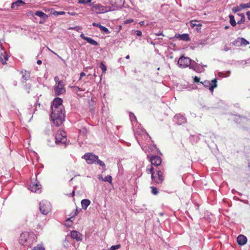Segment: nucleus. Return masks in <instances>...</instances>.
<instances>
[{"label":"nucleus","mask_w":250,"mask_h":250,"mask_svg":"<svg viewBox=\"0 0 250 250\" xmlns=\"http://www.w3.org/2000/svg\"><path fill=\"white\" fill-rule=\"evenodd\" d=\"M51 210V205L47 201H42L40 203V211L43 215H47Z\"/></svg>","instance_id":"obj_5"},{"label":"nucleus","mask_w":250,"mask_h":250,"mask_svg":"<svg viewBox=\"0 0 250 250\" xmlns=\"http://www.w3.org/2000/svg\"><path fill=\"white\" fill-rule=\"evenodd\" d=\"M37 63L38 64L40 65V64H42V61H41V60H38V61H37Z\"/></svg>","instance_id":"obj_55"},{"label":"nucleus","mask_w":250,"mask_h":250,"mask_svg":"<svg viewBox=\"0 0 250 250\" xmlns=\"http://www.w3.org/2000/svg\"><path fill=\"white\" fill-rule=\"evenodd\" d=\"M92 25L95 27H98L100 28L102 25L100 23L93 22Z\"/></svg>","instance_id":"obj_46"},{"label":"nucleus","mask_w":250,"mask_h":250,"mask_svg":"<svg viewBox=\"0 0 250 250\" xmlns=\"http://www.w3.org/2000/svg\"><path fill=\"white\" fill-rule=\"evenodd\" d=\"M155 35L156 36H164V35L163 34V32H158V33H155Z\"/></svg>","instance_id":"obj_50"},{"label":"nucleus","mask_w":250,"mask_h":250,"mask_svg":"<svg viewBox=\"0 0 250 250\" xmlns=\"http://www.w3.org/2000/svg\"><path fill=\"white\" fill-rule=\"evenodd\" d=\"M146 171L147 173H150L151 174V178H152V174L154 175L155 173V169H154L151 166H150V167H147L146 169Z\"/></svg>","instance_id":"obj_26"},{"label":"nucleus","mask_w":250,"mask_h":250,"mask_svg":"<svg viewBox=\"0 0 250 250\" xmlns=\"http://www.w3.org/2000/svg\"><path fill=\"white\" fill-rule=\"evenodd\" d=\"M33 250H44V249L42 247H40V246H37L35 247Z\"/></svg>","instance_id":"obj_44"},{"label":"nucleus","mask_w":250,"mask_h":250,"mask_svg":"<svg viewBox=\"0 0 250 250\" xmlns=\"http://www.w3.org/2000/svg\"><path fill=\"white\" fill-rule=\"evenodd\" d=\"M96 163L100 165V166L102 167H105V164L104 163V162L99 160L98 158V160L96 161Z\"/></svg>","instance_id":"obj_35"},{"label":"nucleus","mask_w":250,"mask_h":250,"mask_svg":"<svg viewBox=\"0 0 250 250\" xmlns=\"http://www.w3.org/2000/svg\"><path fill=\"white\" fill-rule=\"evenodd\" d=\"M54 81L56 82V84L59 83L60 82H63L62 81L59 80V78L58 76H55L54 77Z\"/></svg>","instance_id":"obj_43"},{"label":"nucleus","mask_w":250,"mask_h":250,"mask_svg":"<svg viewBox=\"0 0 250 250\" xmlns=\"http://www.w3.org/2000/svg\"><path fill=\"white\" fill-rule=\"evenodd\" d=\"M35 15L43 19H45L48 17L46 14H45L44 12L41 11H37L35 13Z\"/></svg>","instance_id":"obj_23"},{"label":"nucleus","mask_w":250,"mask_h":250,"mask_svg":"<svg viewBox=\"0 0 250 250\" xmlns=\"http://www.w3.org/2000/svg\"><path fill=\"white\" fill-rule=\"evenodd\" d=\"M136 32V34L137 36H141L142 34V32L140 30H136L135 31Z\"/></svg>","instance_id":"obj_47"},{"label":"nucleus","mask_w":250,"mask_h":250,"mask_svg":"<svg viewBox=\"0 0 250 250\" xmlns=\"http://www.w3.org/2000/svg\"><path fill=\"white\" fill-rule=\"evenodd\" d=\"M70 237L73 239H76L77 241H82L83 239V235L79 231L76 230H73L71 231Z\"/></svg>","instance_id":"obj_16"},{"label":"nucleus","mask_w":250,"mask_h":250,"mask_svg":"<svg viewBox=\"0 0 250 250\" xmlns=\"http://www.w3.org/2000/svg\"><path fill=\"white\" fill-rule=\"evenodd\" d=\"M65 111L63 108H53L50 118L53 125L60 126L65 120Z\"/></svg>","instance_id":"obj_1"},{"label":"nucleus","mask_w":250,"mask_h":250,"mask_svg":"<svg viewBox=\"0 0 250 250\" xmlns=\"http://www.w3.org/2000/svg\"><path fill=\"white\" fill-rule=\"evenodd\" d=\"M229 25H227V26H225V29H229Z\"/></svg>","instance_id":"obj_58"},{"label":"nucleus","mask_w":250,"mask_h":250,"mask_svg":"<svg viewBox=\"0 0 250 250\" xmlns=\"http://www.w3.org/2000/svg\"><path fill=\"white\" fill-rule=\"evenodd\" d=\"M41 185L39 183V182H34L29 185L28 189L33 192L41 193Z\"/></svg>","instance_id":"obj_9"},{"label":"nucleus","mask_w":250,"mask_h":250,"mask_svg":"<svg viewBox=\"0 0 250 250\" xmlns=\"http://www.w3.org/2000/svg\"><path fill=\"white\" fill-rule=\"evenodd\" d=\"M71 195H72V196H74L75 195V192L74 190L73 191L72 193H71Z\"/></svg>","instance_id":"obj_60"},{"label":"nucleus","mask_w":250,"mask_h":250,"mask_svg":"<svg viewBox=\"0 0 250 250\" xmlns=\"http://www.w3.org/2000/svg\"><path fill=\"white\" fill-rule=\"evenodd\" d=\"M24 4V2H23L22 0H18L12 3L11 8L12 9H15L16 7H18V6H20L21 4Z\"/></svg>","instance_id":"obj_22"},{"label":"nucleus","mask_w":250,"mask_h":250,"mask_svg":"<svg viewBox=\"0 0 250 250\" xmlns=\"http://www.w3.org/2000/svg\"><path fill=\"white\" fill-rule=\"evenodd\" d=\"M69 29H71V30H74L78 31L79 30L81 29L82 28L79 26H77L70 27Z\"/></svg>","instance_id":"obj_42"},{"label":"nucleus","mask_w":250,"mask_h":250,"mask_svg":"<svg viewBox=\"0 0 250 250\" xmlns=\"http://www.w3.org/2000/svg\"><path fill=\"white\" fill-rule=\"evenodd\" d=\"M241 38H238L236 40H235L233 42V44L235 46H241L242 44H240L241 41H240Z\"/></svg>","instance_id":"obj_32"},{"label":"nucleus","mask_w":250,"mask_h":250,"mask_svg":"<svg viewBox=\"0 0 250 250\" xmlns=\"http://www.w3.org/2000/svg\"><path fill=\"white\" fill-rule=\"evenodd\" d=\"M8 57V55L7 54H1V55L0 56V61L3 64L6 63V61H7Z\"/></svg>","instance_id":"obj_24"},{"label":"nucleus","mask_w":250,"mask_h":250,"mask_svg":"<svg viewBox=\"0 0 250 250\" xmlns=\"http://www.w3.org/2000/svg\"><path fill=\"white\" fill-rule=\"evenodd\" d=\"M21 73L22 74V81L23 82H25V81L29 80L30 78V73L28 71H27L26 70L22 71Z\"/></svg>","instance_id":"obj_21"},{"label":"nucleus","mask_w":250,"mask_h":250,"mask_svg":"<svg viewBox=\"0 0 250 250\" xmlns=\"http://www.w3.org/2000/svg\"><path fill=\"white\" fill-rule=\"evenodd\" d=\"M174 121L178 125H181L187 122V119L184 115L176 114L174 117Z\"/></svg>","instance_id":"obj_11"},{"label":"nucleus","mask_w":250,"mask_h":250,"mask_svg":"<svg viewBox=\"0 0 250 250\" xmlns=\"http://www.w3.org/2000/svg\"><path fill=\"white\" fill-rule=\"evenodd\" d=\"M88 164H92L96 163L98 156L93 153H86L83 156Z\"/></svg>","instance_id":"obj_8"},{"label":"nucleus","mask_w":250,"mask_h":250,"mask_svg":"<svg viewBox=\"0 0 250 250\" xmlns=\"http://www.w3.org/2000/svg\"><path fill=\"white\" fill-rule=\"evenodd\" d=\"M151 44H153V45H155V43H154L153 42H150Z\"/></svg>","instance_id":"obj_64"},{"label":"nucleus","mask_w":250,"mask_h":250,"mask_svg":"<svg viewBox=\"0 0 250 250\" xmlns=\"http://www.w3.org/2000/svg\"><path fill=\"white\" fill-rule=\"evenodd\" d=\"M201 83H202L205 87L208 88L209 90L211 92L213 91L214 88H216L217 86L216 79H214L211 82L206 80L204 82H201Z\"/></svg>","instance_id":"obj_7"},{"label":"nucleus","mask_w":250,"mask_h":250,"mask_svg":"<svg viewBox=\"0 0 250 250\" xmlns=\"http://www.w3.org/2000/svg\"><path fill=\"white\" fill-rule=\"evenodd\" d=\"M129 117L132 123H133V121L137 122L136 117L133 113H129Z\"/></svg>","instance_id":"obj_31"},{"label":"nucleus","mask_w":250,"mask_h":250,"mask_svg":"<svg viewBox=\"0 0 250 250\" xmlns=\"http://www.w3.org/2000/svg\"><path fill=\"white\" fill-rule=\"evenodd\" d=\"M92 0H79V3L82 4H86L87 3H90Z\"/></svg>","instance_id":"obj_40"},{"label":"nucleus","mask_w":250,"mask_h":250,"mask_svg":"<svg viewBox=\"0 0 250 250\" xmlns=\"http://www.w3.org/2000/svg\"><path fill=\"white\" fill-rule=\"evenodd\" d=\"M242 14H244L243 13H238L237 14V15L239 16H240L241 18H242Z\"/></svg>","instance_id":"obj_59"},{"label":"nucleus","mask_w":250,"mask_h":250,"mask_svg":"<svg viewBox=\"0 0 250 250\" xmlns=\"http://www.w3.org/2000/svg\"><path fill=\"white\" fill-rule=\"evenodd\" d=\"M144 21H141V22H140V24L141 25H143V24H144Z\"/></svg>","instance_id":"obj_63"},{"label":"nucleus","mask_w":250,"mask_h":250,"mask_svg":"<svg viewBox=\"0 0 250 250\" xmlns=\"http://www.w3.org/2000/svg\"><path fill=\"white\" fill-rule=\"evenodd\" d=\"M86 41L87 42L93 45L96 46L98 45V43L91 38L88 37Z\"/></svg>","instance_id":"obj_27"},{"label":"nucleus","mask_w":250,"mask_h":250,"mask_svg":"<svg viewBox=\"0 0 250 250\" xmlns=\"http://www.w3.org/2000/svg\"><path fill=\"white\" fill-rule=\"evenodd\" d=\"M237 242L239 245L243 246L247 242V237L244 235H239L237 238Z\"/></svg>","instance_id":"obj_17"},{"label":"nucleus","mask_w":250,"mask_h":250,"mask_svg":"<svg viewBox=\"0 0 250 250\" xmlns=\"http://www.w3.org/2000/svg\"><path fill=\"white\" fill-rule=\"evenodd\" d=\"M240 41H241L240 44L242 45H247V44H249V42L244 38H242Z\"/></svg>","instance_id":"obj_36"},{"label":"nucleus","mask_w":250,"mask_h":250,"mask_svg":"<svg viewBox=\"0 0 250 250\" xmlns=\"http://www.w3.org/2000/svg\"><path fill=\"white\" fill-rule=\"evenodd\" d=\"M63 86L64 84L63 82H60L59 83L57 84L54 86V89L57 95H60L65 91Z\"/></svg>","instance_id":"obj_12"},{"label":"nucleus","mask_w":250,"mask_h":250,"mask_svg":"<svg viewBox=\"0 0 250 250\" xmlns=\"http://www.w3.org/2000/svg\"><path fill=\"white\" fill-rule=\"evenodd\" d=\"M133 21V20H132V19H128V20H126L125 21L124 23L125 24H128V23H132Z\"/></svg>","instance_id":"obj_45"},{"label":"nucleus","mask_w":250,"mask_h":250,"mask_svg":"<svg viewBox=\"0 0 250 250\" xmlns=\"http://www.w3.org/2000/svg\"><path fill=\"white\" fill-rule=\"evenodd\" d=\"M91 11L97 14H103L112 11V8L110 6H104L100 3L93 2L90 4Z\"/></svg>","instance_id":"obj_3"},{"label":"nucleus","mask_w":250,"mask_h":250,"mask_svg":"<svg viewBox=\"0 0 250 250\" xmlns=\"http://www.w3.org/2000/svg\"><path fill=\"white\" fill-rule=\"evenodd\" d=\"M250 8V1L247 3H241L239 6L234 7L232 9V11L236 13L243 9Z\"/></svg>","instance_id":"obj_15"},{"label":"nucleus","mask_w":250,"mask_h":250,"mask_svg":"<svg viewBox=\"0 0 250 250\" xmlns=\"http://www.w3.org/2000/svg\"><path fill=\"white\" fill-rule=\"evenodd\" d=\"M80 75H81V77L85 76V74L84 72H82Z\"/></svg>","instance_id":"obj_57"},{"label":"nucleus","mask_w":250,"mask_h":250,"mask_svg":"<svg viewBox=\"0 0 250 250\" xmlns=\"http://www.w3.org/2000/svg\"><path fill=\"white\" fill-rule=\"evenodd\" d=\"M68 241L67 240V237H65V240L64 241V244H67Z\"/></svg>","instance_id":"obj_56"},{"label":"nucleus","mask_w":250,"mask_h":250,"mask_svg":"<svg viewBox=\"0 0 250 250\" xmlns=\"http://www.w3.org/2000/svg\"><path fill=\"white\" fill-rule=\"evenodd\" d=\"M121 246L120 244H118L116 245H114L111 247L110 250H116L121 248Z\"/></svg>","instance_id":"obj_37"},{"label":"nucleus","mask_w":250,"mask_h":250,"mask_svg":"<svg viewBox=\"0 0 250 250\" xmlns=\"http://www.w3.org/2000/svg\"><path fill=\"white\" fill-rule=\"evenodd\" d=\"M191 63V60L184 56L181 57L178 61V64L181 68H186L190 65Z\"/></svg>","instance_id":"obj_6"},{"label":"nucleus","mask_w":250,"mask_h":250,"mask_svg":"<svg viewBox=\"0 0 250 250\" xmlns=\"http://www.w3.org/2000/svg\"><path fill=\"white\" fill-rule=\"evenodd\" d=\"M164 167L163 166L155 168L156 172L154 175L152 174V178L151 179L154 184H161L162 183L164 179Z\"/></svg>","instance_id":"obj_2"},{"label":"nucleus","mask_w":250,"mask_h":250,"mask_svg":"<svg viewBox=\"0 0 250 250\" xmlns=\"http://www.w3.org/2000/svg\"><path fill=\"white\" fill-rule=\"evenodd\" d=\"M125 58L126 59H128L129 58V55H127L126 57H125Z\"/></svg>","instance_id":"obj_62"},{"label":"nucleus","mask_w":250,"mask_h":250,"mask_svg":"<svg viewBox=\"0 0 250 250\" xmlns=\"http://www.w3.org/2000/svg\"><path fill=\"white\" fill-rule=\"evenodd\" d=\"M66 133L63 130H59L55 136V143L57 145H63L66 142Z\"/></svg>","instance_id":"obj_4"},{"label":"nucleus","mask_w":250,"mask_h":250,"mask_svg":"<svg viewBox=\"0 0 250 250\" xmlns=\"http://www.w3.org/2000/svg\"><path fill=\"white\" fill-rule=\"evenodd\" d=\"M78 213V209H76V212H75V215H76Z\"/></svg>","instance_id":"obj_61"},{"label":"nucleus","mask_w":250,"mask_h":250,"mask_svg":"<svg viewBox=\"0 0 250 250\" xmlns=\"http://www.w3.org/2000/svg\"><path fill=\"white\" fill-rule=\"evenodd\" d=\"M98 179L102 181H104V178L102 175H99Z\"/></svg>","instance_id":"obj_52"},{"label":"nucleus","mask_w":250,"mask_h":250,"mask_svg":"<svg viewBox=\"0 0 250 250\" xmlns=\"http://www.w3.org/2000/svg\"><path fill=\"white\" fill-rule=\"evenodd\" d=\"M229 22L231 26L234 27L236 25L237 22H236L234 17L232 15H229Z\"/></svg>","instance_id":"obj_25"},{"label":"nucleus","mask_w":250,"mask_h":250,"mask_svg":"<svg viewBox=\"0 0 250 250\" xmlns=\"http://www.w3.org/2000/svg\"><path fill=\"white\" fill-rule=\"evenodd\" d=\"M80 37L84 40H86V39H87L88 37H86L84 36V34L83 33H82L81 35H80Z\"/></svg>","instance_id":"obj_48"},{"label":"nucleus","mask_w":250,"mask_h":250,"mask_svg":"<svg viewBox=\"0 0 250 250\" xmlns=\"http://www.w3.org/2000/svg\"><path fill=\"white\" fill-rule=\"evenodd\" d=\"M62 103V100L60 98H56L52 102L51 106V109L53 108H63Z\"/></svg>","instance_id":"obj_10"},{"label":"nucleus","mask_w":250,"mask_h":250,"mask_svg":"<svg viewBox=\"0 0 250 250\" xmlns=\"http://www.w3.org/2000/svg\"><path fill=\"white\" fill-rule=\"evenodd\" d=\"M190 69H192L196 72L200 71V64H198L195 61L191 60V63L189 66Z\"/></svg>","instance_id":"obj_18"},{"label":"nucleus","mask_w":250,"mask_h":250,"mask_svg":"<svg viewBox=\"0 0 250 250\" xmlns=\"http://www.w3.org/2000/svg\"><path fill=\"white\" fill-rule=\"evenodd\" d=\"M91 203L89 199H84L81 201V205L83 209L86 210Z\"/></svg>","instance_id":"obj_20"},{"label":"nucleus","mask_w":250,"mask_h":250,"mask_svg":"<svg viewBox=\"0 0 250 250\" xmlns=\"http://www.w3.org/2000/svg\"><path fill=\"white\" fill-rule=\"evenodd\" d=\"M221 74H222V76L223 77H229L230 75V71H227L225 73H221Z\"/></svg>","instance_id":"obj_41"},{"label":"nucleus","mask_w":250,"mask_h":250,"mask_svg":"<svg viewBox=\"0 0 250 250\" xmlns=\"http://www.w3.org/2000/svg\"><path fill=\"white\" fill-rule=\"evenodd\" d=\"M67 14L71 16H74V15H76V13L74 12H69L67 13Z\"/></svg>","instance_id":"obj_51"},{"label":"nucleus","mask_w":250,"mask_h":250,"mask_svg":"<svg viewBox=\"0 0 250 250\" xmlns=\"http://www.w3.org/2000/svg\"><path fill=\"white\" fill-rule=\"evenodd\" d=\"M151 193L154 195H157L158 193V188L156 187H151Z\"/></svg>","instance_id":"obj_33"},{"label":"nucleus","mask_w":250,"mask_h":250,"mask_svg":"<svg viewBox=\"0 0 250 250\" xmlns=\"http://www.w3.org/2000/svg\"><path fill=\"white\" fill-rule=\"evenodd\" d=\"M104 182H108L110 184L112 183V178L110 175H107L104 178Z\"/></svg>","instance_id":"obj_30"},{"label":"nucleus","mask_w":250,"mask_h":250,"mask_svg":"<svg viewBox=\"0 0 250 250\" xmlns=\"http://www.w3.org/2000/svg\"><path fill=\"white\" fill-rule=\"evenodd\" d=\"M29 235L27 232H22L19 238V243L22 245H26L29 239Z\"/></svg>","instance_id":"obj_13"},{"label":"nucleus","mask_w":250,"mask_h":250,"mask_svg":"<svg viewBox=\"0 0 250 250\" xmlns=\"http://www.w3.org/2000/svg\"><path fill=\"white\" fill-rule=\"evenodd\" d=\"M150 160L151 164L156 166V167H158V166H161L162 159L160 156L158 155L153 156L150 158Z\"/></svg>","instance_id":"obj_14"},{"label":"nucleus","mask_w":250,"mask_h":250,"mask_svg":"<svg viewBox=\"0 0 250 250\" xmlns=\"http://www.w3.org/2000/svg\"><path fill=\"white\" fill-rule=\"evenodd\" d=\"M194 81L195 83H198L200 82V78L195 76L194 78Z\"/></svg>","instance_id":"obj_49"},{"label":"nucleus","mask_w":250,"mask_h":250,"mask_svg":"<svg viewBox=\"0 0 250 250\" xmlns=\"http://www.w3.org/2000/svg\"><path fill=\"white\" fill-rule=\"evenodd\" d=\"M100 68L103 70V73H105L106 70V66L103 63V62H101L100 66Z\"/></svg>","instance_id":"obj_38"},{"label":"nucleus","mask_w":250,"mask_h":250,"mask_svg":"<svg viewBox=\"0 0 250 250\" xmlns=\"http://www.w3.org/2000/svg\"><path fill=\"white\" fill-rule=\"evenodd\" d=\"M176 37L180 40L184 41H188L190 38L188 34H178L176 35Z\"/></svg>","instance_id":"obj_19"},{"label":"nucleus","mask_w":250,"mask_h":250,"mask_svg":"<svg viewBox=\"0 0 250 250\" xmlns=\"http://www.w3.org/2000/svg\"><path fill=\"white\" fill-rule=\"evenodd\" d=\"M191 27H195V30H196L197 32H199L201 30V25L200 23L196 24L193 23L191 22Z\"/></svg>","instance_id":"obj_28"},{"label":"nucleus","mask_w":250,"mask_h":250,"mask_svg":"<svg viewBox=\"0 0 250 250\" xmlns=\"http://www.w3.org/2000/svg\"><path fill=\"white\" fill-rule=\"evenodd\" d=\"M229 48L226 46H225L224 49V51H228V50H229Z\"/></svg>","instance_id":"obj_54"},{"label":"nucleus","mask_w":250,"mask_h":250,"mask_svg":"<svg viewBox=\"0 0 250 250\" xmlns=\"http://www.w3.org/2000/svg\"><path fill=\"white\" fill-rule=\"evenodd\" d=\"M65 14V12L64 11H55L53 13V14L55 16L62 15H64Z\"/></svg>","instance_id":"obj_39"},{"label":"nucleus","mask_w":250,"mask_h":250,"mask_svg":"<svg viewBox=\"0 0 250 250\" xmlns=\"http://www.w3.org/2000/svg\"><path fill=\"white\" fill-rule=\"evenodd\" d=\"M100 29L102 32H103V33H104L105 34H107L110 33V32H109V30L108 29V28H107L105 26L101 25Z\"/></svg>","instance_id":"obj_29"},{"label":"nucleus","mask_w":250,"mask_h":250,"mask_svg":"<svg viewBox=\"0 0 250 250\" xmlns=\"http://www.w3.org/2000/svg\"><path fill=\"white\" fill-rule=\"evenodd\" d=\"M247 16H248V18L249 20H250V11H248L246 13Z\"/></svg>","instance_id":"obj_53"},{"label":"nucleus","mask_w":250,"mask_h":250,"mask_svg":"<svg viewBox=\"0 0 250 250\" xmlns=\"http://www.w3.org/2000/svg\"><path fill=\"white\" fill-rule=\"evenodd\" d=\"M241 15L242 18H241V19L240 20H238L237 22L238 24H241L244 23L246 19L244 14H242Z\"/></svg>","instance_id":"obj_34"}]
</instances>
